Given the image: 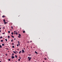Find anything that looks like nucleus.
<instances>
[{"label":"nucleus","mask_w":62,"mask_h":62,"mask_svg":"<svg viewBox=\"0 0 62 62\" xmlns=\"http://www.w3.org/2000/svg\"><path fill=\"white\" fill-rule=\"evenodd\" d=\"M28 60H29V61H30L31 60V59H32V58H31V57H28Z\"/></svg>","instance_id":"obj_1"},{"label":"nucleus","mask_w":62,"mask_h":62,"mask_svg":"<svg viewBox=\"0 0 62 62\" xmlns=\"http://www.w3.org/2000/svg\"><path fill=\"white\" fill-rule=\"evenodd\" d=\"M22 53H24L25 52L23 50H22Z\"/></svg>","instance_id":"obj_2"},{"label":"nucleus","mask_w":62,"mask_h":62,"mask_svg":"<svg viewBox=\"0 0 62 62\" xmlns=\"http://www.w3.org/2000/svg\"><path fill=\"white\" fill-rule=\"evenodd\" d=\"M11 58L12 59H13L14 58V56H12Z\"/></svg>","instance_id":"obj_3"},{"label":"nucleus","mask_w":62,"mask_h":62,"mask_svg":"<svg viewBox=\"0 0 62 62\" xmlns=\"http://www.w3.org/2000/svg\"><path fill=\"white\" fill-rule=\"evenodd\" d=\"M13 52L14 53H15V54H16L17 53H16V52L15 51H13Z\"/></svg>","instance_id":"obj_4"},{"label":"nucleus","mask_w":62,"mask_h":62,"mask_svg":"<svg viewBox=\"0 0 62 62\" xmlns=\"http://www.w3.org/2000/svg\"><path fill=\"white\" fill-rule=\"evenodd\" d=\"M11 34L12 35H13L14 34V33H13V32H12L11 33Z\"/></svg>","instance_id":"obj_5"},{"label":"nucleus","mask_w":62,"mask_h":62,"mask_svg":"<svg viewBox=\"0 0 62 62\" xmlns=\"http://www.w3.org/2000/svg\"><path fill=\"white\" fill-rule=\"evenodd\" d=\"M2 17L3 18H4V17H6V16H3Z\"/></svg>","instance_id":"obj_6"},{"label":"nucleus","mask_w":62,"mask_h":62,"mask_svg":"<svg viewBox=\"0 0 62 62\" xmlns=\"http://www.w3.org/2000/svg\"><path fill=\"white\" fill-rule=\"evenodd\" d=\"M11 37H12V38H14V36H13L12 35H11Z\"/></svg>","instance_id":"obj_7"},{"label":"nucleus","mask_w":62,"mask_h":62,"mask_svg":"<svg viewBox=\"0 0 62 62\" xmlns=\"http://www.w3.org/2000/svg\"><path fill=\"white\" fill-rule=\"evenodd\" d=\"M13 39H12L11 40V42H13Z\"/></svg>","instance_id":"obj_8"},{"label":"nucleus","mask_w":62,"mask_h":62,"mask_svg":"<svg viewBox=\"0 0 62 62\" xmlns=\"http://www.w3.org/2000/svg\"><path fill=\"white\" fill-rule=\"evenodd\" d=\"M2 46H4L5 45V44H2Z\"/></svg>","instance_id":"obj_9"},{"label":"nucleus","mask_w":62,"mask_h":62,"mask_svg":"<svg viewBox=\"0 0 62 62\" xmlns=\"http://www.w3.org/2000/svg\"><path fill=\"white\" fill-rule=\"evenodd\" d=\"M20 53H21V51H20L19 52V54H20Z\"/></svg>","instance_id":"obj_10"},{"label":"nucleus","mask_w":62,"mask_h":62,"mask_svg":"<svg viewBox=\"0 0 62 62\" xmlns=\"http://www.w3.org/2000/svg\"><path fill=\"white\" fill-rule=\"evenodd\" d=\"M3 40H1V42H3Z\"/></svg>","instance_id":"obj_11"},{"label":"nucleus","mask_w":62,"mask_h":62,"mask_svg":"<svg viewBox=\"0 0 62 62\" xmlns=\"http://www.w3.org/2000/svg\"><path fill=\"white\" fill-rule=\"evenodd\" d=\"M15 56L16 57V58H17V55H15Z\"/></svg>","instance_id":"obj_12"},{"label":"nucleus","mask_w":62,"mask_h":62,"mask_svg":"<svg viewBox=\"0 0 62 62\" xmlns=\"http://www.w3.org/2000/svg\"><path fill=\"white\" fill-rule=\"evenodd\" d=\"M12 48H14V46H12Z\"/></svg>","instance_id":"obj_13"},{"label":"nucleus","mask_w":62,"mask_h":62,"mask_svg":"<svg viewBox=\"0 0 62 62\" xmlns=\"http://www.w3.org/2000/svg\"><path fill=\"white\" fill-rule=\"evenodd\" d=\"M35 53H36V54H37V53H37V52H36V51H35Z\"/></svg>","instance_id":"obj_14"},{"label":"nucleus","mask_w":62,"mask_h":62,"mask_svg":"<svg viewBox=\"0 0 62 62\" xmlns=\"http://www.w3.org/2000/svg\"><path fill=\"white\" fill-rule=\"evenodd\" d=\"M10 31H8V33H10Z\"/></svg>","instance_id":"obj_15"},{"label":"nucleus","mask_w":62,"mask_h":62,"mask_svg":"<svg viewBox=\"0 0 62 62\" xmlns=\"http://www.w3.org/2000/svg\"><path fill=\"white\" fill-rule=\"evenodd\" d=\"M8 38H10V37L9 36H8Z\"/></svg>","instance_id":"obj_16"},{"label":"nucleus","mask_w":62,"mask_h":62,"mask_svg":"<svg viewBox=\"0 0 62 62\" xmlns=\"http://www.w3.org/2000/svg\"><path fill=\"white\" fill-rule=\"evenodd\" d=\"M0 38L1 39H2L3 38V37H0Z\"/></svg>","instance_id":"obj_17"},{"label":"nucleus","mask_w":62,"mask_h":62,"mask_svg":"<svg viewBox=\"0 0 62 62\" xmlns=\"http://www.w3.org/2000/svg\"><path fill=\"white\" fill-rule=\"evenodd\" d=\"M4 23L5 24H6V22L5 21V22H4Z\"/></svg>","instance_id":"obj_18"},{"label":"nucleus","mask_w":62,"mask_h":62,"mask_svg":"<svg viewBox=\"0 0 62 62\" xmlns=\"http://www.w3.org/2000/svg\"><path fill=\"white\" fill-rule=\"evenodd\" d=\"M0 48H2V47L1 45H0Z\"/></svg>","instance_id":"obj_19"},{"label":"nucleus","mask_w":62,"mask_h":62,"mask_svg":"<svg viewBox=\"0 0 62 62\" xmlns=\"http://www.w3.org/2000/svg\"><path fill=\"white\" fill-rule=\"evenodd\" d=\"M3 21L4 22H5V19H4L3 20Z\"/></svg>","instance_id":"obj_20"},{"label":"nucleus","mask_w":62,"mask_h":62,"mask_svg":"<svg viewBox=\"0 0 62 62\" xmlns=\"http://www.w3.org/2000/svg\"><path fill=\"white\" fill-rule=\"evenodd\" d=\"M5 40L6 41H7V39H6Z\"/></svg>","instance_id":"obj_21"},{"label":"nucleus","mask_w":62,"mask_h":62,"mask_svg":"<svg viewBox=\"0 0 62 62\" xmlns=\"http://www.w3.org/2000/svg\"><path fill=\"white\" fill-rule=\"evenodd\" d=\"M29 56H31V54H29Z\"/></svg>","instance_id":"obj_22"},{"label":"nucleus","mask_w":62,"mask_h":62,"mask_svg":"<svg viewBox=\"0 0 62 62\" xmlns=\"http://www.w3.org/2000/svg\"><path fill=\"white\" fill-rule=\"evenodd\" d=\"M23 33H25V31H23Z\"/></svg>","instance_id":"obj_23"},{"label":"nucleus","mask_w":62,"mask_h":62,"mask_svg":"<svg viewBox=\"0 0 62 62\" xmlns=\"http://www.w3.org/2000/svg\"><path fill=\"white\" fill-rule=\"evenodd\" d=\"M18 61H20V59H18Z\"/></svg>","instance_id":"obj_24"},{"label":"nucleus","mask_w":62,"mask_h":62,"mask_svg":"<svg viewBox=\"0 0 62 62\" xmlns=\"http://www.w3.org/2000/svg\"><path fill=\"white\" fill-rule=\"evenodd\" d=\"M19 36H21V34H19Z\"/></svg>","instance_id":"obj_25"},{"label":"nucleus","mask_w":62,"mask_h":62,"mask_svg":"<svg viewBox=\"0 0 62 62\" xmlns=\"http://www.w3.org/2000/svg\"><path fill=\"white\" fill-rule=\"evenodd\" d=\"M18 44H20V42H19V41H18Z\"/></svg>","instance_id":"obj_26"},{"label":"nucleus","mask_w":62,"mask_h":62,"mask_svg":"<svg viewBox=\"0 0 62 62\" xmlns=\"http://www.w3.org/2000/svg\"><path fill=\"white\" fill-rule=\"evenodd\" d=\"M6 49H7V50H9V49L8 48H6Z\"/></svg>","instance_id":"obj_27"},{"label":"nucleus","mask_w":62,"mask_h":62,"mask_svg":"<svg viewBox=\"0 0 62 62\" xmlns=\"http://www.w3.org/2000/svg\"><path fill=\"white\" fill-rule=\"evenodd\" d=\"M44 59L45 60H46V59H46V58H44Z\"/></svg>","instance_id":"obj_28"},{"label":"nucleus","mask_w":62,"mask_h":62,"mask_svg":"<svg viewBox=\"0 0 62 62\" xmlns=\"http://www.w3.org/2000/svg\"><path fill=\"white\" fill-rule=\"evenodd\" d=\"M12 45H13V44H14V43H12Z\"/></svg>","instance_id":"obj_29"},{"label":"nucleus","mask_w":62,"mask_h":62,"mask_svg":"<svg viewBox=\"0 0 62 62\" xmlns=\"http://www.w3.org/2000/svg\"><path fill=\"white\" fill-rule=\"evenodd\" d=\"M17 46L18 47H19V45L17 44Z\"/></svg>","instance_id":"obj_30"},{"label":"nucleus","mask_w":62,"mask_h":62,"mask_svg":"<svg viewBox=\"0 0 62 62\" xmlns=\"http://www.w3.org/2000/svg\"><path fill=\"white\" fill-rule=\"evenodd\" d=\"M14 55V54H12V55Z\"/></svg>","instance_id":"obj_31"},{"label":"nucleus","mask_w":62,"mask_h":62,"mask_svg":"<svg viewBox=\"0 0 62 62\" xmlns=\"http://www.w3.org/2000/svg\"><path fill=\"white\" fill-rule=\"evenodd\" d=\"M11 28L12 29H13V27L11 26Z\"/></svg>","instance_id":"obj_32"},{"label":"nucleus","mask_w":62,"mask_h":62,"mask_svg":"<svg viewBox=\"0 0 62 62\" xmlns=\"http://www.w3.org/2000/svg\"><path fill=\"white\" fill-rule=\"evenodd\" d=\"M17 32H16V35H17Z\"/></svg>","instance_id":"obj_33"},{"label":"nucleus","mask_w":62,"mask_h":62,"mask_svg":"<svg viewBox=\"0 0 62 62\" xmlns=\"http://www.w3.org/2000/svg\"><path fill=\"white\" fill-rule=\"evenodd\" d=\"M19 58L20 59H21V57H19Z\"/></svg>","instance_id":"obj_34"},{"label":"nucleus","mask_w":62,"mask_h":62,"mask_svg":"<svg viewBox=\"0 0 62 62\" xmlns=\"http://www.w3.org/2000/svg\"><path fill=\"white\" fill-rule=\"evenodd\" d=\"M18 38H20V36H18Z\"/></svg>","instance_id":"obj_35"},{"label":"nucleus","mask_w":62,"mask_h":62,"mask_svg":"<svg viewBox=\"0 0 62 62\" xmlns=\"http://www.w3.org/2000/svg\"><path fill=\"white\" fill-rule=\"evenodd\" d=\"M3 29H5V27H3Z\"/></svg>","instance_id":"obj_36"},{"label":"nucleus","mask_w":62,"mask_h":62,"mask_svg":"<svg viewBox=\"0 0 62 62\" xmlns=\"http://www.w3.org/2000/svg\"><path fill=\"white\" fill-rule=\"evenodd\" d=\"M5 34V33H2L3 35V34Z\"/></svg>","instance_id":"obj_37"},{"label":"nucleus","mask_w":62,"mask_h":62,"mask_svg":"<svg viewBox=\"0 0 62 62\" xmlns=\"http://www.w3.org/2000/svg\"><path fill=\"white\" fill-rule=\"evenodd\" d=\"M9 61H10V59H9Z\"/></svg>","instance_id":"obj_38"},{"label":"nucleus","mask_w":62,"mask_h":62,"mask_svg":"<svg viewBox=\"0 0 62 62\" xmlns=\"http://www.w3.org/2000/svg\"><path fill=\"white\" fill-rule=\"evenodd\" d=\"M1 30H0V32L1 33Z\"/></svg>","instance_id":"obj_39"},{"label":"nucleus","mask_w":62,"mask_h":62,"mask_svg":"<svg viewBox=\"0 0 62 62\" xmlns=\"http://www.w3.org/2000/svg\"><path fill=\"white\" fill-rule=\"evenodd\" d=\"M14 39L15 40H16V39Z\"/></svg>","instance_id":"obj_40"},{"label":"nucleus","mask_w":62,"mask_h":62,"mask_svg":"<svg viewBox=\"0 0 62 62\" xmlns=\"http://www.w3.org/2000/svg\"><path fill=\"white\" fill-rule=\"evenodd\" d=\"M14 33H15V32H16V31H14Z\"/></svg>","instance_id":"obj_41"},{"label":"nucleus","mask_w":62,"mask_h":62,"mask_svg":"<svg viewBox=\"0 0 62 62\" xmlns=\"http://www.w3.org/2000/svg\"><path fill=\"white\" fill-rule=\"evenodd\" d=\"M18 45H19V46H20V44H18Z\"/></svg>","instance_id":"obj_42"},{"label":"nucleus","mask_w":62,"mask_h":62,"mask_svg":"<svg viewBox=\"0 0 62 62\" xmlns=\"http://www.w3.org/2000/svg\"><path fill=\"white\" fill-rule=\"evenodd\" d=\"M16 52L17 53H18V51H16Z\"/></svg>","instance_id":"obj_43"},{"label":"nucleus","mask_w":62,"mask_h":62,"mask_svg":"<svg viewBox=\"0 0 62 62\" xmlns=\"http://www.w3.org/2000/svg\"><path fill=\"white\" fill-rule=\"evenodd\" d=\"M6 23H8V22H6Z\"/></svg>","instance_id":"obj_44"},{"label":"nucleus","mask_w":62,"mask_h":62,"mask_svg":"<svg viewBox=\"0 0 62 62\" xmlns=\"http://www.w3.org/2000/svg\"><path fill=\"white\" fill-rule=\"evenodd\" d=\"M15 34H16V33H14V34H15Z\"/></svg>","instance_id":"obj_45"},{"label":"nucleus","mask_w":62,"mask_h":62,"mask_svg":"<svg viewBox=\"0 0 62 62\" xmlns=\"http://www.w3.org/2000/svg\"><path fill=\"white\" fill-rule=\"evenodd\" d=\"M30 42H32V41H31Z\"/></svg>","instance_id":"obj_46"},{"label":"nucleus","mask_w":62,"mask_h":62,"mask_svg":"<svg viewBox=\"0 0 62 62\" xmlns=\"http://www.w3.org/2000/svg\"><path fill=\"white\" fill-rule=\"evenodd\" d=\"M1 29V28H0V29Z\"/></svg>","instance_id":"obj_47"},{"label":"nucleus","mask_w":62,"mask_h":62,"mask_svg":"<svg viewBox=\"0 0 62 62\" xmlns=\"http://www.w3.org/2000/svg\"><path fill=\"white\" fill-rule=\"evenodd\" d=\"M43 62H44V61H43Z\"/></svg>","instance_id":"obj_48"},{"label":"nucleus","mask_w":62,"mask_h":62,"mask_svg":"<svg viewBox=\"0 0 62 62\" xmlns=\"http://www.w3.org/2000/svg\"><path fill=\"white\" fill-rule=\"evenodd\" d=\"M0 62H1V61H0Z\"/></svg>","instance_id":"obj_49"},{"label":"nucleus","mask_w":62,"mask_h":62,"mask_svg":"<svg viewBox=\"0 0 62 62\" xmlns=\"http://www.w3.org/2000/svg\"><path fill=\"white\" fill-rule=\"evenodd\" d=\"M16 62H17V61H16Z\"/></svg>","instance_id":"obj_50"}]
</instances>
